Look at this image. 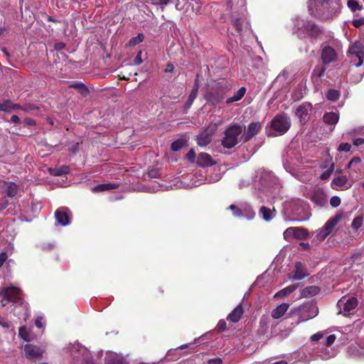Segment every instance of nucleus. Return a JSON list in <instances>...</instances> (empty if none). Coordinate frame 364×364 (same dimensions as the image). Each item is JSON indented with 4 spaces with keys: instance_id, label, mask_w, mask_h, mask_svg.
<instances>
[{
    "instance_id": "1",
    "label": "nucleus",
    "mask_w": 364,
    "mask_h": 364,
    "mask_svg": "<svg viewBox=\"0 0 364 364\" xmlns=\"http://www.w3.org/2000/svg\"><path fill=\"white\" fill-rule=\"evenodd\" d=\"M341 7V0H309L308 3L311 14L325 21L336 16Z\"/></svg>"
},
{
    "instance_id": "2",
    "label": "nucleus",
    "mask_w": 364,
    "mask_h": 364,
    "mask_svg": "<svg viewBox=\"0 0 364 364\" xmlns=\"http://www.w3.org/2000/svg\"><path fill=\"white\" fill-rule=\"evenodd\" d=\"M348 57L351 64V80L355 83L358 82L364 75V43L356 41L350 46Z\"/></svg>"
},
{
    "instance_id": "3",
    "label": "nucleus",
    "mask_w": 364,
    "mask_h": 364,
    "mask_svg": "<svg viewBox=\"0 0 364 364\" xmlns=\"http://www.w3.org/2000/svg\"><path fill=\"white\" fill-rule=\"evenodd\" d=\"M0 296H2L0 301L2 306H5L9 302H13L16 305H19L21 309L23 310V314L21 315L16 311V309H14V314L19 318H23L24 321H26L29 316V312L26 304L22 301L21 291L19 288L14 286L7 287H3L0 289Z\"/></svg>"
},
{
    "instance_id": "4",
    "label": "nucleus",
    "mask_w": 364,
    "mask_h": 364,
    "mask_svg": "<svg viewBox=\"0 0 364 364\" xmlns=\"http://www.w3.org/2000/svg\"><path fill=\"white\" fill-rule=\"evenodd\" d=\"M243 131V127L237 124L229 125L224 132L221 144L226 149L234 147L239 142V136Z\"/></svg>"
},
{
    "instance_id": "5",
    "label": "nucleus",
    "mask_w": 364,
    "mask_h": 364,
    "mask_svg": "<svg viewBox=\"0 0 364 364\" xmlns=\"http://www.w3.org/2000/svg\"><path fill=\"white\" fill-rule=\"evenodd\" d=\"M291 126L289 118L286 114H277L272 121V129L276 132L277 135H282L287 132Z\"/></svg>"
},
{
    "instance_id": "6",
    "label": "nucleus",
    "mask_w": 364,
    "mask_h": 364,
    "mask_svg": "<svg viewBox=\"0 0 364 364\" xmlns=\"http://www.w3.org/2000/svg\"><path fill=\"white\" fill-rule=\"evenodd\" d=\"M296 26L297 27V33L301 38L307 36L314 37L321 33L319 28L311 21L302 22L301 23L298 22Z\"/></svg>"
},
{
    "instance_id": "7",
    "label": "nucleus",
    "mask_w": 364,
    "mask_h": 364,
    "mask_svg": "<svg viewBox=\"0 0 364 364\" xmlns=\"http://www.w3.org/2000/svg\"><path fill=\"white\" fill-rule=\"evenodd\" d=\"M337 305L339 309V313L343 314L344 316H348L358 306V300L355 297L347 298L343 296L338 301Z\"/></svg>"
},
{
    "instance_id": "8",
    "label": "nucleus",
    "mask_w": 364,
    "mask_h": 364,
    "mask_svg": "<svg viewBox=\"0 0 364 364\" xmlns=\"http://www.w3.org/2000/svg\"><path fill=\"white\" fill-rule=\"evenodd\" d=\"M283 235L284 238L287 240H291L294 238L302 239L307 237L308 232L301 228L291 227L284 232Z\"/></svg>"
},
{
    "instance_id": "9",
    "label": "nucleus",
    "mask_w": 364,
    "mask_h": 364,
    "mask_svg": "<svg viewBox=\"0 0 364 364\" xmlns=\"http://www.w3.org/2000/svg\"><path fill=\"white\" fill-rule=\"evenodd\" d=\"M321 60L324 65L336 62L338 58V50L331 46H326L321 50Z\"/></svg>"
},
{
    "instance_id": "10",
    "label": "nucleus",
    "mask_w": 364,
    "mask_h": 364,
    "mask_svg": "<svg viewBox=\"0 0 364 364\" xmlns=\"http://www.w3.org/2000/svg\"><path fill=\"white\" fill-rule=\"evenodd\" d=\"M71 215L70 210L65 207H61L55 212V220L62 226H65L70 223Z\"/></svg>"
},
{
    "instance_id": "11",
    "label": "nucleus",
    "mask_w": 364,
    "mask_h": 364,
    "mask_svg": "<svg viewBox=\"0 0 364 364\" xmlns=\"http://www.w3.org/2000/svg\"><path fill=\"white\" fill-rule=\"evenodd\" d=\"M70 350L74 357L77 358H82L85 361H88L90 352L85 347L81 346L80 343L75 342L71 346Z\"/></svg>"
},
{
    "instance_id": "12",
    "label": "nucleus",
    "mask_w": 364,
    "mask_h": 364,
    "mask_svg": "<svg viewBox=\"0 0 364 364\" xmlns=\"http://www.w3.org/2000/svg\"><path fill=\"white\" fill-rule=\"evenodd\" d=\"M24 351L26 358L32 360L42 358L44 353L43 350L32 344L25 345Z\"/></svg>"
},
{
    "instance_id": "13",
    "label": "nucleus",
    "mask_w": 364,
    "mask_h": 364,
    "mask_svg": "<svg viewBox=\"0 0 364 364\" xmlns=\"http://www.w3.org/2000/svg\"><path fill=\"white\" fill-rule=\"evenodd\" d=\"M352 186V182L348 181L345 176L334 178L331 182V187L336 190H346Z\"/></svg>"
},
{
    "instance_id": "14",
    "label": "nucleus",
    "mask_w": 364,
    "mask_h": 364,
    "mask_svg": "<svg viewBox=\"0 0 364 364\" xmlns=\"http://www.w3.org/2000/svg\"><path fill=\"white\" fill-rule=\"evenodd\" d=\"M262 124L259 122H251L242 136L244 141H248L252 137L256 135L261 129Z\"/></svg>"
},
{
    "instance_id": "15",
    "label": "nucleus",
    "mask_w": 364,
    "mask_h": 364,
    "mask_svg": "<svg viewBox=\"0 0 364 364\" xmlns=\"http://www.w3.org/2000/svg\"><path fill=\"white\" fill-rule=\"evenodd\" d=\"M311 109V105L308 102H304L297 107L296 114L301 123H305L307 121Z\"/></svg>"
},
{
    "instance_id": "16",
    "label": "nucleus",
    "mask_w": 364,
    "mask_h": 364,
    "mask_svg": "<svg viewBox=\"0 0 364 364\" xmlns=\"http://www.w3.org/2000/svg\"><path fill=\"white\" fill-rule=\"evenodd\" d=\"M311 200L318 206H324L328 201L327 196L322 189L316 190L311 196Z\"/></svg>"
},
{
    "instance_id": "17",
    "label": "nucleus",
    "mask_w": 364,
    "mask_h": 364,
    "mask_svg": "<svg viewBox=\"0 0 364 364\" xmlns=\"http://www.w3.org/2000/svg\"><path fill=\"white\" fill-rule=\"evenodd\" d=\"M309 275L306 272L304 266L300 262H297L295 264V269L292 272L291 278L295 280H301Z\"/></svg>"
},
{
    "instance_id": "18",
    "label": "nucleus",
    "mask_w": 364,
    "mask_h": 364,
    "mask_svg": "<svg viewBox=\"0 0 364 364\" xmlns=\"http://www.w3.org/2000/svg\"><path fill=\"white\" fill-rule=\"evenodd\" d=\"M214 133H210V131L206 129V130H204L201 132L198 136H197V144L200 146H205L210 142L211 141V136Z\"/></svg>"
},
{
    "instance_id": "19",
    "label": "nucleus",
    "mask_w": 364,
    "mask_h": 364,
    "mask_svg": "<svg viewBox=\"0 0 364 364\" xmlns=\"http://www.w3.org/2000/svg\"><path fill=\"white\" fill-rule=\"evenodd\" d=\"M215 164V161L212 159L210 155L207 153H200L198 156L197 164L200 166L206 167L210 166Z\"/></svg>"
},
{
    "instance_id": "20",
    "label": "nucleus",
    "mask_w": 364,
    "mask_h": 364,
    "mask_svg": "<svg viewBox=\"0 0 364 364\" xmlns=\"http://www.w3.org/2000/svg\"><path fill=\"white\" fill-rule=\"evenodd\" d=\"M105 360L107 364H125V359L114 353H109L105 357Z\"/></svg>"
},
{
    "instance_id": "21",
    "label": "nucleus",
    "mask_w": 364,
    "mask_h": 364,
    "mask_svg": "<svg viewBox=\"0 0 364 364\" xmlns=\"http://www.w3.org/2000/svg\"><path fill=\"white\" fill-rule=\"evenodd\" d=\"M289 307V305L287 303H282V304L279 305L272 310L271 313L272 318L274 319L281 318L287 311Z\"/></svg>"
},
{
    "instance_id": "22",
    "label": "nucleus",
    "mask_w": 364,
    "mask_h": 364,
    "mask_svg": "<svg viewBox=\"0 0 364 364\" xmlns=\"http://www.w3.org/2000/svg\"><path fill=\"white\" fill-rule=\"evenodd\" d=\"M198 89H199V82H198V80H196L193 87L188 96V100L186 101V102L185 104V107L186 109H188L191 107L193 101L195 100V99L197 97Z\"/></svg>"
},
{
    "instance_id": "23",
    "label": "nucleus",
    "mask_w": 364,
    "mask_h": 364,
    "mask_svg": "<svg viewBox=\"0 0 364 364\" xmlns=\"http://www.w3.org/2000/svg\"><path fill=\"white\" fill-rule=\"evenodd\" d=\"M226 119L224 117L217 116L215 117L213 121L210 122L209 126L208 127V129L210 131V133H214L217 128L224 124Z\"/></svg>"
},
{
    "instance_id": "24",
    "label": "nucleus",
    "mask_w": 364,
    "mask_h": 364,
    "mask_svg": "<svg viewBox=\"0 0 364 364\" xmlns=\"http://www.w3.org/2000/svg\"><path fill=\"white\" fill-rule=\"evenodd\" d=\"M242 314V307L239 305L232 311V312L228 315V318L231 321L236 323L241 318Z\"/></svg>"
},
{
    "instance_id": "25",
    "label": "nucleus",
    "mask_w": 364,
    "mask_h": 364,
    "mask_svg": "<svg viewBox=\"0 0 364 364\" xmlns=\"http://www.w3.org/2000/svg\"><path fill=\"white\" fill-rule=\"evenodd\" d=\"M320 289L317 286H310L304 288L301 291V297L309 298L318 294Z\"/></svg>"
},
{
    "instance_id": "26",
    "label": "nucleus",
    "mask_w": 364,
    "mask_h": 364,
    "mask_svg": "<svg viewBox=\"0 0 364 364\" xmlns=\"http://www.w3.org/2000/svg\"><path fill=\"white\" fill-rule=\"evenodd\" d=\"M347 168L352 169L354 173H358L361 169V159L360 157H353L347 165Z\"/></svg>"
},
{
    "instance_id": "27",
    "label": "nucleus",
    "mask_w": 364,
    "mask_h": 364,
    "mask_svg": "<svg viewBox=\"0 0 364 364\" xmlns=\"http://www.w3.org/2000/svg\"><path fill=\"white\" fill-rule=\"evenodd\" d=\"M336 354V350L331 348V346H326L322 348L320 356L323 360H328L335 357Z\"/></svg>"
},
{
    "instance_id": "28",
    "label": "nucleus",
    "mask_w": 364,
    "mask_h": 364,
    "mask_svg": "<svg viewBox=\"0 0 364 364\" xmlns=\"http://www.w3.org/2000/svg\"><path fill=\"white\" fill-rule=\"evenodd\" d=\"M339 119V115L336 112H327L323 115V121L328 124L335 125Z\"/></svg>"
},
{
    "instance_id": "29",
    "label": "nucleus",
    "mask_w": 364,
    "mask_h": 364,
    "mask_svg": "<svg viewBox=\"0 0 364 364\" xmlns=\"http://www.w3.org/2000/svg\"><path fill=\"white\" fill-rule=\"evenodd\" d=\"M4 189L9 197H14L18 192V186L13 182H5Z\"/></svg>"
},
{
    "instance_id": "30",
    "label": "nucleus",
    "mask_w": 364,
    "mask_h": 364,
    "mask_svg": "<svg viewBox=\"0 0 364 364\" xmlns=\"http://www.w3.org/2000/svg\"><path fill=\"white\" fill-rule=\"evenodd\" d=\"M246 92V89L244 87H240L235 94L233 96L228 98L226 100L227 104H230L235 102H237L240 100L245 95Z\"/></svg>"
},
{
    "instance_id": "31",
    "label": "nucleus",
    "mask_w": 364,
    "mask_h": 364,
    "mask_svg": "<svg viewBox=\"0 0 364 364\" xmlns=\"http://www.w3.org/2000/svg\"><path fill=\"white\" fill-rule=\"evenodd\" d=\"M118 187L115 183H103L95 186L92 188L93 192H102L108 190L114 189Z\"/></svg>"
},
{
    "instance_id": "32",
    "label": "nucleus",
    "mask_w": 364,
    "mask_h": 364,
    "mask_svg": "<svg viewBox=\"0 0 364 364\" xmlns=\"http://www.w3.org/2000/svg\"><path fill=\"white\" fill-rule=\"evenodd\" d=\"M259 213L262 215V218L266 221H269L274 216V211L265 206H262L260 208Z\"/></svg>"
},
{
    "instance_id": "33",
    "label": "nucleus",
    "mask_w": 364,
    "mask_h": 364,
    "mask_svg": "<svg viewBox=\"0 0 364 364\" xmlns=\"http://www.w3.org/2000/svg\"><path fill=\"white\" fill-rule=\"evenodd\" d=\"M297 287L298 286L296 284L288 286L286 288L278 291L275 294L274 297H284L287 295H289L291 293H292L294 290L296 289Z\"/></svg>"
},
{
    "instance_id": "34",
    "label": "nucleus",
    "mask_w": 364,
    "mask_h": 364,
    "mask_svg": "<svg viewBox=\"0 0 364 364\" xmlns=\"http://www.w3.org/2000/svg\"><path fill=\"white\" fill-rule=\"evenodd\" d=\"M340 97V92L336 90H329L326 93V97L328 100L335 102L338 100Z\"/></svg>"
},
{
    "instance_id": "35",
    "label": "nucleus",
    "mask_w": 364,
    "mask_h": 364,
    "mask_svg": "<svg viewBox=\"0 0 364 364\" xmlns=\"http://www.w3.org/2000/svg\"><path fill=\"white\" fill-rule=\"evenodd\" d=\"M326 69L323 67H316L312 73V79L313 80H318L319 77L323 75Z\"/></svg>"
},
{
    "instance_id": "36",
    "label": "nucleus",
    "mask_w": 364,
    "mask_h": 364,
    "mask_svg": "<svg viewBox=\"0 0 364 364\" xmlns=\"http://www.w3.org/2000/svg\"><path fill=\"white\" fill-rule=\"evenodd\" d=\"M363 217L358 216L355 218L352 222L351 226L354 230H358L363 225Z\"/></svg>"
},
{
    "instance_id": "37",
    "label": "nucleus",
    "mask_w": 364,
    "mask_h": 364,
    "mask_svg": "<svg viewBox=\"0 0 364 364\" xmlns=\"http://www.w3.org/2000/svg\"><path fill=\"white\" fill-rule=\"evenodd\" d=\"M144 40V36L142 33H139L137 36L134 37L130 39L129 41V45L131 46H134L140 43H141Z\"/></svg>"
},
{
    "instance_id": "38",
    "label": "nucleus",
    "mask_w": 364,
    "mask_h": 364,
    "mask_svg": "<svg viewBox=\"0 0 364 364\" xmlns=\"http://www.w3.org/2000/svg\"><path fill=\"white\" fill-rule=\"evenodd\" d=\"M338 220L333 218L328 220L324 225L323 228L329 233L331 232L335 225L337 224Z\"/></svg>"
},
{
    "instance_id": "39",
    "label": "nucleus",
    "mask_w": 364,
    "mask_h": 364,
    "mask_svg": "<svg viewBox=\"0 0 364 364\" xmlns=\"http://www.w3.org/2000/svg\"><path fill=\"white\" fill-rule=\"evenodd\" d=\"M347 5L348 8L352 11H356L358 10H360L362 9V6H360L357 1L355 0H349L348 1Z\"/></svg>"
},
{
    "instance_id": "40",
    "label": "nucleus",
    "mask_w": 364,
    "mask_h": 364,
    "mask_svg": "<svg viewBox=\"0 0 364 364\" xmlns=\"http://www.w3.org/2000/svg\"><path fill=\"white\" fill-rule=\"evenodd\" d=\"M18 335L25 341H28L30 340V336L26 326H21L19 328Z\"/></svg>"
},
{
    "instance_id": "41",
    "label": "nucleus",
    "mask_w": 364,
    "mask_h": 364,
    "mask_svg": "<svg viewBox=\"0 0 364 364\" xmlns=\"http://www.w3.org/2000/svg\"><path fill=\"white\" fill-rule=\"evenodd\" d=\"M21 109L26 112H29L30 110L36 109V107L32 105H26L23 108H22L20 105H18L17 104L11 103V112L16 110V109Z\"/></svg>"
},
{
    "instance_id": "42",
    "label": "nucleus",
    "mask_w": 364,
    "mask_h": 364,
    "mask_svg": "<svg viewBox=\"0 0 364 364\" xmlns=\"http://www.w3.org/2000/svg\"><path fill=\"white\" fill-rule=\"evenodd\" d=\"M11 102L10 101H4L0 103V111L11 112Z\"/></svg>"
},
{
    "instance_id": "43",
    "label": "nucleus",
    "mask_w": 364,
    "mask_h": 364,
    "mask_svg": "<svg viewBox=\"0 0 364 364\" xmlns=\"http://www.w3.org/2000/svg\"><path fill=\"white\" fill-rule=\"evenodd\" d=\"M184 146V141L183 140H177L171 144V149L173 151H178Z\"/></svg>"
},
{
    "instance_id": "44",
    "label": "nucleus",
    "mask_w": 364,
    "mask_h": 364,
    "mask_svg": "<svg viewBox=\"0 0 364 364\" xmlns=\"http://www.w3.org/2000/svg\"><path fill=\"white\" fill-rule=\"evenodd\" d=\"M330 233L328 232L324 228L318 231L316 234V239L319 241L323 240Z\"/></svg>"
},
{
    "instance_id": "45",
    "label": "nucleus",
    "mask_w": 364,
    "mask_h": 364,
    "mask_svg": "<svg viewBox=\"0 0 364 364\" xmlns=\"http://www.w3.org/2000/svg\"><path fill=\"white\" fill-rule=\"evenodd\" d=\"M333 168H334V165L331 164V166L329 169L325 171L323 173H322L321 174L320 178L321 180H326V179H328L331 176V173H332V172L333 171Z\"/></svg>"
},
{
    "instance_id": "46",
    "label": "nucleus",
    "mask_w": 364,
    "mask_h": 364,
    "mask_svg": "<svg viewBox=\"0 0 364 364\" xmlns=\"http://www.w3.org/2000/svg\"><path fill=\"white\" fill-rule=\"evenodd\" d=\"M68 172H69V168L68 166H63L60 168L53 170V174L55 176H61V175L67 173Z\"/></svg>"
},
{
    "instance_id": "47",
    "label": "nucleus",
    "mask_w": 364,
    "mask_h": 364,
    "mask_svg": "<svg viewBox=\"0 0 364 364\" xmlns=\"http://www.w3.org/2000/svg\"><path fill=\"white\" fill-rule=\"evenodd\" d=\"M351 145L348 143H341L338 148V151H346L348 152L350 150Z\"/></svg>"
},
{
    "instance_id": "48",
    "label": "nucleus",
    "mask_w": 364,
    "mask_h": 364,
    "mask_svg": "<svg viewBox=\"0 0 364 364\" xmlns=\"http://www.w3.org/2000/svg\"><path fill=\"white\" fill-rule=\"evenodd\" d=\"M336 336L334 334L329 335L325 340L326 346H331L336 341Z\"/></svg>"
},
{
    "instance_id": "49",
    "label": "nucleus",
    "mask_w": 364,
    "mask_h": 364,
    "mask_svg": "<svg viewBox=\"0 0 364 364\" xmlns=\"http://www.w3.org/2000/svg\"><path fill=\"white\" fill-rule=\"evenodd\" d=\"M332 207L336 208L341 204V198L338 196H333L330 200Z\"/></svg>"
},
{
    "instance_id": "50",
    "label": "nucleus",
    "mask_w": 364,
    "mask_h": 364,
    "mask_svg": "<svg viewBox=\"0 0 364 364\" xmlns=\"http://www.w3.org/2000/svg\"><path fill=\"white\" fill-rule=\"evenodd\" d=\"M229 208L233 212V215L236 217L242 216V211L235 205H231Z\"/></svg>"
},
{
    "instance_id": "51",
    "label": "nucleus",
    "mask_w": 364,
    "mask_h": 364,
    "mask_svg": "<svg viewBox=\"0 0 364 364\" xmlns=\"http://www.w3.org/2000/svg\"><path fill=\"white\" fill-rule=\"evenodd\" d=\"M0 326L6 329H9L10 327V322L4 317L0 316Z\"/></svg>"
},
{
    "instance_id": "52",
    "label": "nucleus",
    "mask_w": 364,
    "mask_h": 364,
    "mask_svg": "<svg viewBox=\"0 0 364 364\" xmlns=\"http://www.w3.org/2000/svg\"><path fill=\"white\" fill-rule=\"evenodd\" d=\"M71 87L78 89L82 95H86L87 92V89L82 84H74Z\"/></svg>"
},
{
    "instance_id": "53",
    "label": "nucleus",
    "mask_w": 364,
    "mask_h": 364,
    "mask_svg": "<svg viewBox=\"0 0 364 364\" xmlns=\"http://www.w3.org/2000/svg\"><path fill=\"white\" fill-rule=\"evenodd\" d=\"M196 156V154L193 149H191L186 155L187 159L191 162L194 161Z\"/></svg>"
},
{
    "instance_id": "54",
    "label": "nucleus",
    "mask_w": 364,
    "mask_h": 364,
    "mask_svg": "<svg viewBox=\"0 0 364 364\" xmlns=\"http://www.w3.org/2000/svg\"><path fill=\"white\" fill-rule=\"evenodd\" d=\"M141 54H142V52L140 50L138 54L136 55V56L135 57L134 60V63L133 64L134 65H139L140 64L142 63V59H141Z\"/></svg>"
},
{
    "instance_id": "55",
    "label": "nucleus",
    "mask_w": 364,
    "mask_h": 364,
    "mask_svg": "<svg viewBox=\"0 0 364 364\" xmlns=\"http://www.w3.org/2000/svg\"><path fill=\"white\" fill-rule=\"evenodd\" d=\"M323 336V333L321 332H318L311 336V340L314 342L319 341Z\"/></svg>"
},
{
    "instance_id": "56",
    "label": "nucleus",
    "mask_w": 364,
    "mask_h": 364,
    "mask_svg": "<svg viewBox=\"0 0 364 364\" xmlns=\"http://www.w3.org/2000/svg\"><path fill=\"white\" fill-rule=\"evenodd\" d=\"M364 24V18H360L358 19H355L353 21V25L355 27H360V26Z\"/></svg>"
},
{
    "instance_id": "57",
    "label": "nucleus",
    "mask_w": 364,
    "mask_h": 364,
    "mask_svg": "<svg viewBox=\"0 0 364 364\" xmlns=\"http://www.w3.org/2000/svg\"><path fill=\"white\" fill-rule=\"evenodd\" d=\"M217 328L220 331H225L226 329V322L224 320H220L217 325Z\"/></svg>"
},
{
    "instance_id": "58",
    "label": "nucleus",
    "mask_w": 364,
    "mask_h": 364,
    "mask_svg": "<svg viewBox=\"0 0 364 364\" xmlns=\"http://www.w3.org/2000/svg\"><path fill=\"white\" fill-rule=\"evenodd\" d=\"M36 326L38 327V328H43L44 327V323H43V317H38L36 319Z\"/></svg>"
},
{
    "instance_id": "59",
    "label": "nucleus",
    "mask_w": 364,
    "mask_h": 364,
    "mask_svg": "<svg viewBox=\"0 0 364 364\" xmlns=\"http://www.w3.org/2000/svg\"><path fill=\"white\" fill-rule=\"evenodd\" d=\"M7 257L8 255L5 252H2L0 253V267L4 264Z\"/></svg>"
},
{
    "instance_id": "60",
    "label": "nucleus",
    "mask_w": 364,
    "mask_h": 364,
    "mask_svg": "<svg viewBox=\"0 0 364 364\" xmlns=\"http://www.w3.org/2000/svg\"><path fill=\"white\" fill-rule=\"evenodd\" d=\"M220 179V174H216L215 176V177H212V176H209L207 180L208 181L209 183H215V182H217Z\"/></svg>"
},
{
    "instance_id": "61",
    "label": "nucleus",
    "mask_w": 364,
    "mask_h": 364,
    "mask_svg": "<svg viewBox=\"0 0 364 364\" xmlns=\"http://www.w3.org/2000/svg\"><path fill=\"white\" fill-rule=\"evenodd\" d=\"M353 144L356 146H361L364 144V139L363 138H357L353 140Z\"/></svg>"
},
{
    "instance_id": "62",
    "label": "nucleus",
    "mask_w": 364,
    "mask_h": 364,
    "mask_svg": "<svg viewBox=\"0 0 364 364\" xmlns=\"http://www.w3.org/2000/svg\"><path fill=\"white\" fill-rule=\"evenodd\" d=\"M65 43L62 42H59L55 44L54 48L57 50H60L65 48Z\"/></svg>"
},
{
    "instance_id": "63",
    "label": "nucleus",
    "mask_w": 364,
    "mask_h": 364,
    "mask_svg": "<svg viewBox=\"0 0 364 364\" xmlns=\"http://www.w3.org/2000/svg\"><path fill=\"white\" fill-rule=\"evenodd\" d=\"M173 70H174V66L172 64L168 63V64H167L166 68L164 70V72L165 73H172L173 71Z\"/></svg>"
},
{
    "instance_id": "64",
    "label": "nucleus",
    "mask_w": 364,
    "mask_h": 364,
    "mask_svg": "<svg viewBox=\"0 0 364 364\" xmlns=\"http://www.w3.org/2000/svg\"><path fill=\"white\" fill-rule=\"evenodd\" d=\"M210 364H221L222 360L220 358L210 359L209 360Z\"/></svg>"
}]
</instances>
